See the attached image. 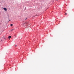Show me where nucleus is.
I'll list each match as a JSON object with an SVG mask.
<instances>
[{
  "label": "nucleus",
  "instance_id": "f257e3e1",
  "mask_svg": "<svg viewBox=\"0 0 74 74\" xmlns=\"http://www.w3.org/2000/svg\"><path fill=\"white\" fill-rule=\"evenodd\" d=\"M3 8V9H4V11H7V8Z\"/></svg>",
  "mask_w": 74,
  "mask_h": 74
},
{
  "label": "nucleus",
  "instance_id": "f03ea898",
  "mask_svg": "<svg viewBox=\"0 0 74 74\" xmlns=\"http://www.w3.org/2000/svg\"><path fill=\"white\" fill-rule=\"evenodd\" d=\"M11 38V36H9L8 37V38Z\"/></svg>",
  "mask_w": 74,
  "mask_h": 74
},
{
  "label": "nucleus",
  "instance_id": "7ed1b4c3",
  "mask_svg": "<svg viewBox=\"0 0 74 74\" xmlns=\"http://www.w3.org/2000/svg\"><path fill=\"white\" fill-rule=\"evenodd\" d=\"M13 25H12V24H11L10 25L11 26H12Z\"/></svg>",
  "mask_w": 74,
  "mask_h": 74
},
{
  "label": "nucleus",
  "instance_id": "20e7f679",
  "mask_svg": "<svg viewBox=\"0 0 74 74\" xmlns=\"http://www.w3.org/2000/svg\"><path fill=\"white\" fill-rule=\"evenodd\" d=\"M14 30V29H12L11 30V31H13V30Z\"/></svg>",
  "mask_w": 74,
  "mask_h": 74
},
{
  "label": "nucleus",
  "instance_id": "39448f33",
  "mask_svg": "<svg viewBox=\"0 0 74 74\" xmlns=\"http://www.w3.org/2000/svg\"><path fill=\"white\" fill-rule=\"evenodd\" d=\"M65 14L67 15V13H65Z\"/></svg>",
  "mask_w": 74,
  "mask_h": 74
},
{
  "label": "nucleus",
  "instance_id": "423d86ee",
  "mask_svg": "<svg viewBox=\"0 0 74 74\" xmlns=\"http://www.w3.org/2000/svg\"><path fill=\"white\" fill-rule=\"evenodd\" d=\"M17 46V45H16L15 46V47H16Z\"/></svg>",
  "mask_w": 74,
  "mask_h": 74
},
{
  "label": "nucleus",
  "instance_id": "0eeeda50",
  "mask_svg": "<svg viewBox=\"0 0 74 74\" xmlns=\"http://www.w3.org/2000/svg\"><path fill=\"white\" fill-rule=\"evenodd\" d=\"M25 24H27V23H25Z\"/></svg>",
  "mask_w": 74,
  "mask_h": 74
}]
</instances>
